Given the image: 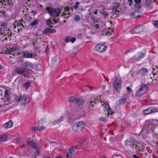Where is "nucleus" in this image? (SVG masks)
Here are the masks:
<instances>
[{
  "mask_svg": "<svg viewBox=\"0 0 158 158\" xmlns=\"http://www.w3.org/2000/svg\"><path fill=\"white\" fill-rule=\"evenodd\" d=\"M106 46L103 44H98L95 47V49L96 51L102 52L105 50L106 49Z\"/></svg>",
  "mask_w": 158,
  "mask_h": 158,
  "instance_id": "obj_10",
  "label": "nucleus"
},
{
  "mask_svg": "<svg viewBox=\"0 0 158 158\" xmlns=\"http://www.w3.org/2000/svg\"><path fill=\"white\" fill-rule=\"evenodd\" d=\"M55 31L56 30L55 29L51 28H47L45 31V33L48 34L54 33Z\"/></svg>",
  "mask_w": 158,
  "mask_h": 158,
  "instance_id": "obj_26",
  "label": "nucleus"
},
{
  "mask_svg": "<svg viewBox=\"0 0 158 158\" xmlns=\"http://www.w3.org/2000/svg\"><path fill=\"white\" fill-rule=\"evenodd\" d=\"M39 38V35H36L35 36L33 37V44H34L35 43H36L37 42V40L38 39V38Z\"/></svg>",
  "mask_w": 158,
  "mask_h": 158,
  "instance_id": "obj_38",
  "label": "nucleus"
},
{
  "mask_svg": "<svg viewBox=\"0 0 158 158\" xmlns=\"http://www.w3.org/2000/svg\"><path fill=\"white\" fill-rule=\"evenodd\" d=\"M94 102H93V101H90V103L88 105L89 109L90 110H94Z\"/></svg>",
  "mask_w": 158,
  "mask_h": 158,
  "instance_id": "obj_31",
  "label": "nucleus"
},
{
  "mask_svg": "<svg viewBox=\"0 0 158 158\" xmlns=\"http://www.w3.org/2000/svg\"><path fill=\"white\" fill-rule=\"evenodd\" d=\"M105 87H106L105 86H102V89H105Z\"/></svg>",
  "mask_w": 158,
  "mask_h": 158,
  "instance_id": "obj_62",
  "label": "nucleus"
},
{
  "mask_svg": "<svg viewBox=\"0 0 158 158\" xmlns=\"http://www.w3.org/2000/svg\"><path fill=\"white\" fill-rule=\"evenodd\" d=\"M71 37L70 36H67L65 40V42L67 43L70 41H71Z\"/></svg>",
  "mask_w": 158,
  "mask_h": 158,
  "instance_id": "obj_43",
  "label": "nucleus"
},
{
  "mask_svg": "<svg viewBox=\"0 0 158 158\" xmlns=\"http://www.w3.org/2000/svg\"><path fill=\"white\" fill-rule=\"evenodd\" d=\"M100 120H101V121L102 122H104V121H105V118L102 117H101L100 118Z\"/></svg>",
  "mask_w": 158,
  "mask_h": 158,
  "instance_id": "obj_53",
  "label": "nucleus"
},
{
  "mask_svg": "<svg viewBox=\"0 0 158 158\" xmlns=\"http://www.w3.org/2000/svg\"><path fill=\"white\" fill-rule=\"evenodd\" d=\"M94 13L95 15H97V11H94Z\"/></svg>",
  "mask_w": 158,
  "mask_h": 158,
  "instance_id": "obj_61",
  "label": "nucleus"
},
{
  "mask_svg": "<svg viewBox=\"0 0 158 158\" xmlns=\"http://www.w3.org/2000/svg\"><path fill=\"white\" fill-rule=\"evenodd\" d=\"M22 80V78H21V77H18L16 79V80H17L19 81L18 85H19V84L20 85H21L22 84V82H23V80Z\"/></svg>",
  "mask_w": 158,
  "mask_h": 158,
  "instance_id": "obj_42",
  "label": "nucleus"
},
{
  "mask_svg": "<svg viewBox=\"0 0 158 158\" xmlns=\"http://www.w3.org/2000/svg\"><path fill=\"white\" fill-rule=\"evenodd\" d=\"M1 34L2 35H4V33L3 32H2V31L1 32Z\"/></svg>",
  "mask_w": 158,
  "mask_h": 158,
  "instance_id": "obj_63",
  "label": "nucleus"
},
{
  "mask_svg": "<svg viewBox=\"0 0 158 158\" xmlns=\"http://www.w3.org/2000/svg\"><path fill=\"white\" fill-rule=\"evenodd\" d=\"M110 31H108V33H107V34H108V35H110L113 32L112 30H110Z\"/></svg>",
  "mask_w": 158,
  "mask_h": 158,
  "instance_id": "obj_52",
  "label": "nucleus"
},
{
  "mask_svg": "<svg viewBox=\"0 0 158 158\" xmlns=\"http://www.w3.org/2000/svg\"><path fill=\"white\" fill-rule=\"evenodd\" d=\"M10 100V98H9V99L8 100V101L7 100V98L4 96L3 97L1 98L0 101V106L1 105L3 106L8 104Z\"/></svg>",
  "mask_w": 158,
  "mask_h": 158,
  "instance_id": "obj_14",
  "label": "nucleus"
},
{
  "mask_svg": "<svg viewBox=\"0 0 158 158\" xmlns=\"http://www.w3.org/2000/svg\"><path fill=\"white\" fill-rule=\"evenodd\" d=\"M133 158H139V157L138 156H137L135 155H133Z\"/></svg>",
  "mask_w": 158,
  "mask_h": 158,
  "instance_id": "obj_54",
  "label": "nucleus"
},
{
  "mask_svg": "<svg viewBox=\"0 0 158 158\" xmlns=\"http://www.w3.org/2000/svg\"><path fill=\"white\" fill-rule=\"evenodd\" d=\"M63 120V117L60 118L57 121H54L52 123L53 125H55L56 124H58L61 123Z\"/></svg>",
  "mask_w": 158,
  "mask_h": 158,
  "instance_id": "obj_33",
  "label": "nucleus"
},
{
  "mask_svg": "<svg viewBox=\"0 0 158 158\" xmlns=\"http://www.w3.org/2000/svg\"><path fill=\"white\" fill-rule=\"evenodd\" d=\"M1 140L2 142L3 141H6L7 139V136L6 135H3L0 136Z\"/></svg>",
  "mask_w": 158,
  "mask_h": 158,
  "instance_id": "obj_34",
  "label": "nucleus"
},
{
  "mask_svg": "<svg viewBox=\"0 0 158 158\" xmlns=\"http://www.w3.org/2000/svg\"><path fill=\"white\" fill-rule=\"evenodd\" d=\"M127 89L129 92H131V89L129 87H127Z\"/></svg>",
  "mask_w": 158,
  "mask_h": 158,
  "instance_id": "obj_51",
  "label": "nucleus"
},
{
  "mask_svg": "<svg viewBox=\"0 0 158 158\" xmlns=\"http://www.w3.org/2000/svg\"><path fill=\"white\" fill-rule=\"evenodd\" d=\"M100 158H106V157L105 156H102V157H101Z\"/></svg>",
  "mask_w": 158,
  "mask_h": 158,
  "instance_id": "obj_64",
  "label": "nucleus"
},
{
  "mask_svg": "<svg viewBox=\"0 0 158 158\" xmlns=\"http://www.w3.org/2000/svg\"><path fill=\"white\" fill-rule=\"evenodd\" d=\"M16 72L18 74L23 75L25 77H32L31 74L26 68L21 67H17L15 69Z\"/></svg>",
  "mask_w": 158,
  "mask_h": 158,
  "instance_id": "obj_1",
  "label": "nucleus"
},
{
  "mask_svg": "<svg viewBox=\"0 0 158 158\" xmlns=\"http://www.w3.org/2000/svg\"><path fill=\"white\" fill-rule=\"evenodd\" d=\"M28 143L31 147L34 149H35V151H36V154L37 155L40 154V152L39 149L37 147L35 144L32 141H28Z\"/></svg>",
  "mask_w": 158,
  "mask_h": 158,
  "instance_id": "obj_15",
  "label": "nucleus"
},
{
  "mask_svg": "<svg viewBox=\"0 0 158 158\" xmlns=\"http://www.w3.org/2000/svg\"><path fill=\"white\" fill-rule=\"evenodd\" d=\"M20 53H15V54H13V55H19L20 54Z\"/></svg>",
  "mask_w": 158,
  "mask_h": 158,
  "instance_id": "obj_59",
  "label": "nucleus"
},
{
  "mask_svg": "<svg viewBox=\"0 0 158 158\" xmlns=\"http://www.w3.org/2000/svg\"><path fill=\"white\" fill-rule=\"evenodd\" d=\"M13 122L11 121H10L6 123L3 125L4 127L6 128H9L13 126Z\"/></svg>",
  "mask_w": 158,
  "mask_h": 158,
  "instance_id": "obj_24",
  "label": "nucleus"
},
{
  "mask_svg": "<svg viewBox=\"0 0 158 158\" xmlns=\"http://www.w3.org/2000/svg\"><path fill=\"white\" fill-rule=\"evenodd\" d=\"M121 80L119 77H117L114 83L113 86L117 91L120 89L121 87Z\"/></svg>",
  "mask_w": 158,
  "mask_h": 158,
  "instance_id": "obj_8",
  "label": "nucleus"
},
{
  "mask_svg": "<svg viewBox=\"0 0 158 158\" xmlns=\"http://www.w3.org/2000/svg\"><path fill=\"white\" fill-rule=\"evenodd\" d=\"M126 101V99L125 98H121L119 100V102L121 104H123L125 103Z\"/></svg>",
  "mask_w": 158,
  "mask_h": 158,
  "instance_id": "obj_36",
  "label": "nucleus"
},
{
  "mask_svg": "<svg viewBox=\"0 0 158 158\" xmlns=\"http://www.w3.org/2000/svg\"><path fill=\"white\" fill-rule=\"evenodd\" d=\"M5 25H6V23H2L1 24V25L2 26H4Z\"/></svg>",
  "mask_w": 158,
  "mask_h": 158,
  "instance_id": "obj_58",
  "label": "nucleus"
},
{
  "mask_svg": "<svg viewBox=\"0 0 158 158\" xmlns=\"http://www.w3.org/2000/svg\"><path fill=\"white\" fill-rule=\"evenodd\" d=\"M157 110V109L156 108L154 107H151L144 110L143 113L145 114H147L152 113L156 112Z\"/></svg>",
  "mask_w": 158,
  "mask_h": 158,
  "instance_id": "obj_12",
  "label": "nucleus"
},
{
  "mask_svg": "<svg viewBox=\"0 0 158 158\" xmlns=\"http://www.w3.org/2000/svg\"><path fill=\"white\" fill-rule=\"evenodd\" d=\"M23 66L26 68H29L33 69L34 68L33 65L30 62L27 61H25L23 64Z\"/></svg>",
  "mask_w": 158,
  "mask_h": 158,
  "instance_id": "obj_21",
  "label": "nucleus"
},
{
  "mask_svg": "<svg viewBox=\"0 0 158 158\" xmlns=\"http://www.w3.org/2000/svg\"><path fill=\"white\" fill-rule=\"evenodd\" d=\"M25 23L23 19L20 20L19 21H16L13 24L14 28H15L17 27H19L18 29H21V27H23Z\"/></svg>",
  "mask_w": 158,
  "mask_h": 158,
  "instance_id": "obj_9",
  "label": "nucleus"
},
{
  "mask_svg": "<svg viewBox=\"0 0 158 158\" xmlns=\"http://www.w3.org/2000/svg\"><path fill=\"white\" fill-rule=\"evenodd\" d=\"M45 128V127L43 126L39 127H33L31 128V129L32 131H40L44 130Z\"/></svg>",
  "mask_w": 158,
  "mask_h": 158,
  "instance_id": "obj_22",
  "label": "nucleus"
},
{
  "mask_svg": "<svg viewBox=\"0 0 158 158\" xmlns=\"http://www.w3.org/2000/svg\"><path fill=\"white\" fill-rule=\"evenodd\" d=\"M21 101L23 104H26L29 102L28 100L27 99V96L24 95L21 97Z\"/></svg>",
  "mask_w": 158,
  "mask_h": 158,
  "instance_id": "obj_25",
  "label": "nucleus"
},
{
  "mask_svg": "<svg viewBox=\"0 0 158 158\" xmlns=\"http://www.w3.org/2000/svg\"><path fill=\"white\" fill-rule=\"evenodd\" d=\"M130 142V141L128 140H127L126 141V143L127 144L130 145V144L129 143Z\"/></svg>",
  "mask_w": 158,
  "mask_h": 158,
  "instance_id": "obj_57",
  "label": "nucleus"
},
{
  "mask_svg": "<svg viewBox=\"0 0 158 158\" xmlns=\"http://www.w3.org/2000/svg\"><path fill=\"white\" fill-rule=\"evenodd\" d=\"M86 126L84 122L80 121L75 123L73 126V129L75 131H79L84 129Z\"/></svg>",
  "mask_w": 158,
  "mask_h": 158,
  "instance_id": "obj_2",
  "label": "nucleus"
},
{
  "mask_svg": "<svg viewBox=\"0 0 158 158\" xmlns=\"http://www.w3.org/2000/svg\"><path fill=\"white\" fill-rule=\"evenodd\" d=\"M22 53L23 54V57L26 58H33L36 55L35 54L33 55L27 51L23 52Z\"/></svg>",
  "mask_w": 158,
  "mask_h": 158,
  "instance_id": "obj_17",
  "label": "nucleus"
},
{
  "mask_svg": "<svg viewBox=\"0 0 158 158\" xmlns=\"http://www.w3.org/2000/svg\"><path fill=\"white\" fill-rule=\"evenodd\" d=\"M21 96L18 97V96H15V100L17 102H19L21 98Z\"/></svg>",
  "mask_w": 158,
  "mask_h": 158,
  "instance_id": "obj_45",
  "label": "nucleus"
},
{
  "mask_svg": "<svg viewBox=\"0 0 158 158\" xmlns=\"http://www.w3.org/2000/svg\"><path fill=\"white\" fill-rule=\"evenodd\" d=\"M56 158H62V157L60 156H57Z\"/></svg>",
  "mask_w": 158,
  "mask_h": 158,
  "instance_id": "obj_60",
  "label": "nucleus"
},
{
  "mask_svg": "<svg viewBox=\"0 0 158 158\" xmlns=\"http://www.w3.org/2000/svg\"><path fill=\"white\" fill-rule=\"evenodd\" d=\"M69 100L71 102L80 105L83 104L84 102L83 99L74 96H70L68 97Z\"/></svg>",
  "mask_w": 158,
  "mask_h": 158,
  "instance_id": "obj_3",
  "label": "nucleus"
},
{
  "mask_svg": "<svg viewBox=\"0 0 158 158\" xmlns=\"http://www.w3.org/2000/svg\"><path fill=\"white\" fill-rule=\"evenodd\" d=\"M0 13H1L3 16H5L6 13L5 11L0 10Z\"/></svg>",
  "mask_w": 158,
  "mask_h": 158,
  "instance_id": "obj_50",
  "label": "nucleus"
},
{
  "mask_svg": "<svg viewBox=\"0 0 158 158\" xmlns=\"http://www.w3.org/2000/svg\"><path fill=\"white\" fill-rule=\"evenodd\" d=\"M105 110L106 111L108 116H109L110 114L112 115L113 113V112L112 111L110 107L108 104L105 105Z\"/></svg>",
  "mask_w": 158,
  "mask_h": 158,
  "instance_id": "obj_19",
  "label": "nucleus"
},
{
  "mask_svg": "<svg viewBox=\"0 0 158 158\" xmlns=\"http://www.w3.org/2000/svg\"><path fill=\"white\" fill-rule=\"evenodd\" d=\"M76 150V148L73 146L71 147L69 149V152L67 155V157L69 156H71L73 155Z\"/></svg>",
  "mask_w": 158,
  "mask_h": 158,
  "instance_id": "obj_20",
  "label": "nucleus"
},
{
  "mask_svg": "<svg viewBox=\"0 0 158 158\" xmlns=\"http://www.w3.org/2000/svg\"><path fill=\"white\" fill-rule=\"evenodd\" d=\"M46 22L47 23V24L48 25H51L52 22H51V21L50 20H47L46 21Z\"/></svg>",
  "mask_w": 158,
  "mask_h": 158,
  "instance_id": "obj_46",
  "label": "nucleus"
},
{
  "mask_svg": "<svg viewBox=\"0 0 158 158\" xmlns=\"http://www.w3.org/2000/svg\"><path fill=\"white\" fill-rule=\"evenodd\" d=\"M93 101V102H94V104H96L97 103L99 102V101H100V102H101L102 100L98 99H96V98H95Z\"/></svg>",
  "mask_w": 158,
  "mask_h": 158,
  "instance_id": "obj_44",
  "label": "nucleus"
},
{
  "mask_svg": "<svg viewBox=\"0 0 158 158\" xmlns=\"http://www.w3.org/2000/svg\"><path fill=\"white\" fill-rule=\"evenodd\" d=\"M19 48V47L18 46H14L11 48L10 49V51L9 52V54H12L11 52H13L16 50H17Z\"/></svg>",
  "mask_w": 158,
  "mask_h": 158,
  "instance_id": "obj_30",
  "label": "nucleus"
},
{
  "mask_svg": "<svg viewBox=\"0 0 158 158\" xmlns=\"http://www.w3.org/2000/svg\"><path fill=\"white\" fill-rule=\"evenodd\" d=\"M80 18L79 15H76L74 17V19L76 22H78L80 20Z\"/></svg>",
  "mask_w": 158,
  "mask_h": 158,
  "instance_id": "obj_41",
  "label": "nucleus"
},
{
  "mask_svg": "<svg viewBox=\"0 0 158 158\" xmlns=\"http://www.w3.org/2000/svg\"><path fill=\"white\" fill-rule=\"evenodd\" d=\"M145 28V27L143 26L140 25L132 29L130 32L132 34H138L143 31Z\"/></svg>",
  "mask_w": 158,
  "mask_h": 158,
  "instance_id": "obj_7",
  "label": "nucleus"
},
{
  "mask_svg": "<svg viewBox=\"0 0 158 158\" xmlns=\"http://www.w3.org/2000/svg\"><path fill=\"white\" fill-rule=\"evenodd\" d=\"M30 85V83L29 82H27L24 84V87L27 89Z\"/></svg>",
  "mask_w": 158,
  "mask_h": 158,
  "instance_id": "obj_40",
  "label": "nucleus"
},
{
  "mask_svg": "<svg viewBox=\"0 0 158 158\" xmlns=\"http://www.w3.org/2000/svg\"><path fill=\"white\" fill-rule=\"evenodd\" d=\"M17 140V142H16V143H15L16 144H17L18 143H19V139H16Z\"/></svg>",
  "mask_w": 158,
  "mask_h": 158,
  "instance_id": "obj_55",
  "label": "nucleus"
},
{
  "mask_svg": "<svg viewBox=\"0 0 158 158\" xmlns=\"http://www.w3.org/2000/svg\"><path fill=\"white\" fill-rule=\"evenodd\" d=\"M128 2L130 4H131V3H132V0H128Z\"/></svg>",
  "mask_w": 158,
  "mask_h": 158,
  "instance_id": "obj_56",
  "label": "nucleus"
},
{
  "mask_svg": "<svg viewBox=\"0 0 158 158\" xmlns=\"http://www.w3.org/2000/svg\"><path fill=\"white\" fill-rule=\"evenodd\" d=\"M121 11V9L119 3L118 2L115 3L112 8V12L113 15L117 16L120 15Z\"/></svg>",
  "mask_w": 158,
  "mask_h": 158,
  "instance_id": "obj_5",
  "label": "nucleus"
},
{
  "mask_svg": "<svg viewBox=\"0 0 158 158\" xmlns=\"http://www.w3.org/2000/svg\"><path fill=\"white\" fill-rule=\"evenodd\" d=\"M98 22H94L93 24V26L94 27L96 28L97 29H98V30L99 31H100L101 30H102L101 29L99 25L98 24Z\"/></svg>",
  "mask_w": 158,
  "mask_h": 158,
  "instance_id": "obj_32",
  "label": "nucleus"
},
{
  "mask_svg": "<svg viewBox=\"0 0 158 158\" xmlns=\"http://www.w3.org/2000/svg\"><path fill=\"white\" fill-rule=\"evenodd\" d=\"M154 25L158 28V21H156L155 22Z\"/></svg>",
  "mask_w": 158,
  "mask_h": 158,
  "instance_id": "obj_48",
  "label": "nucleus"
},
{
  "mask_svg": "<svg viewBox=\"0 0 158 158\" xmlns=\"http://www.w3.org/2000/svg\"><path fill=\"white\" fill-rule=\"evenodd\" d=\"M148 89V86L145 84L143 85L140 88L137 90L135 95L137 97H139L143 95Z\"/></svg>",
  "mask_w": 158,
  "mask_h": 158,
  "instance_id": "obj_6",
  "label": "nucleus"
},
{
  "mask_svg": "<svg viewBox=\"0 0 158 158\" xmlns=\"http://www.w3.org/2000/svg\"><path fill=\"white\" fill-rule=\"evenodd\" d=\"M80 3L79 2H77L76 3L74 4V5L73 6V8L75 9H77L78 8L79 5L80 4Z\"/></svg>",
  "mask_w": 158,
  "mask_h": 158,
  "instance_id": "obj_39",
  "label": "nucleus"
},
{
  "mask_svg": "<svg viewBox=\"0 0 158 158\" xmlns=\"http://www.w3.org/2000/svg\"><path fill=\"white\" fill-rule=\"evenodd\" d=\"M46 9L48 11L49 14L53 17L58 16L61 13L58 8L53 9L48 7Z\"/></svg>",
  "mask_w": 158,
  "mask_h": 158,
  "instance_id": "obj_4",
  "label": "nucleus"
},
{
  "mask_svg": "<svg viewBox=\"0 0 158 158\" xmlns=\"http://www.w3.org/2000/svg\"><path fill=\"white\" fill-rule=\"evenodd\" d=\"M140 15V11L138 10H136L132 13V16L134 18H137L139 17Z\"/></svg>",
  "mask_w": 158,
  "mask_h": 158,
  "instance_id": "obj_23",
  "label": "nucleus"
},
{
  "mask_svg": "<svg viewBox=\"0 0 158 158\" xmlns=\"http://www.w3.org/2000/svg\"><path fill=\"white\" fill-rule=\"evenodd\" d=\"M9 90L8 89H6L5 90L4 97L7 98V100H9V98H10L9 94Z\"/></svg>",
  "mask_w": 158,
  "mask_h": 158,
  "instance_id": "obj_28",
  "label": "nucleus"
},
{
  "mask_svg": "<svg viewBox=\"0 0 158 158\" xmlns=\"http://www.w3.org/2000/svg\"><path fill=\"white\" fill-rule=\"evenodd\" d=\"M64 12H63L62 13V14L61 15V16H64V17H65V16L67 15V14L69 15L71 14V13L73 11V9L72 8H69L68 7H66L64 8ZM66 18H67V16L66 17Z\"/></svg>",
  "mask_w": 158,
  "mask_h": 158,
  "instance_id": "obj_11",
  "label": "nucleus"
},
{
  "mask_svg": "<svg viewBox=\"0 0 158 158\" xmlns=\"http://www.w3.org/2000/svg\"><path fill=\"white\" fill-rule=\"evenodd\" d=\"M151 0H146V5L144 8L145 10H149L152 9V8L151 4Z\"/></svg>",
  "mask_w": 158,
  "mask_h": 158,
  "instance_id": "obj_16",
  "label": "nucleus"
},
{
  "mask_svg": "<svg viewBox=\"0 0 158 158\" xmlns=\"http://www.w3.org/2000/svg\"><path fill=\"white\" fill-rule=\"evenodd\" d=\"M134 2L136 4H139L141 2V0H134Z\"/></svg>",
  "mask_w": 158,
  "mask_h": 158,
  "instance_id": "obj_49",
  "label": "nucleus"
},
{
  "mask_svg": "<svg viewBox=\"0 0 158 158\" xmlns=\"http://www.w3.org/2000/svg\"><path fill=\"white\" fill-rule=\"evenodd\" d=\"M51 147L53 150H54L58 147V145L57 143L56 142H52L50 144Z\"/></svg>",
  "mask_w": 158,
  "mask_h": 158,
  "instance_id": "obj_29",
  "label": "nucleus"
},
{
  "mask_svg": "<svg viewBox=\"0 0 158 158\" xmlns=\"http://www.w3.org/2000/svg\"><path fill=\"white\" fill-rule=\"evenodd\" d=\"M9 2V0H0V4L2 3V4L3 5H6L7 4V2ZM8 4H10L9 2H8Z\"/></svg>",
  "mask_w": 158,
  "mask_h": 158,
  "instance_id": "obj_37",
  "label": "nucleus"
},
{
  "mask_svg": "<svg viewBox=\"0 0 158 158\" xmlns=\"http://www.w3.org/2000/svg\"><path fill=\"white\" fill-rule=\"evenodd\" d=\"M148 70L145 68H142L139 71V73L140 75L144 76L147 74Z\"/></svg>",
  "mask_w": 158,
  "mask_h": 158,
  "instance_id": "obj_18",
  "label": "nucleus"
},
{
  "mask_svg": "<svg viewBox=\"0 0 158 158\" xmlns=\"http://www.w3.org/2000/svg\"><path fill=\"white\" fill-rule=\"evenodd\" d=\"M140 143H137V144H135V143H133V147H134L135 146V148L136 149V150H138V151L141 149V147H140ZM143 147H142V149H143Z\"/></svg>",
  "mask_w": 158,
  "mask_h": 158,
  "instance_id": "obj_27",
  "label": "nucleus"
},
{
  "mask_svg": "<svg viewBox=\"0 0 158 158\" xmlns=\"http://www.w3.org/2000/svg\"><path fill=\"white\" fill-rule=\"evenodd\" d=\"M38 22V20H35L31 23L29 24V25L31 26H35L36 25Z\"/></svg>",
  "mask_w": 158,
  "mask_h": 158,
  "instance_id": "obj_35",
  "label": "nucleus"
},
{
  "mask_svg": "<svg viewBox=\"0 0 158 158\" xmlns=\"http://www.w3.org/2000/svg\"><path fill=\"white\" fill-rule=\"evenodd\" d=\"M76 40V39L75 37H73L72 38H71V41L72 43H74L75 41Z\"/></svg>",
  "mask_w": 158,
  "mask_h": 158,
  "instance_id": "obj_47",
  "label": "nucleus"
},
{
  "mask_svg": "<svg viewBox=\"0 0 158 158\" xmlns=\"http://www.w3.org/2000/svg\"><path fill=\"white\" fill-rule=\"evenodd\" d=\"M144 56V53H139L135 55L132 57V59L134 60L139 61L141 58H142Z\"/></svg>",
  "mask_w": 158,
  "mask_h": 158,
  "instance_id": "obj_13",
  "label": "nucleus"
}]
</instances>
